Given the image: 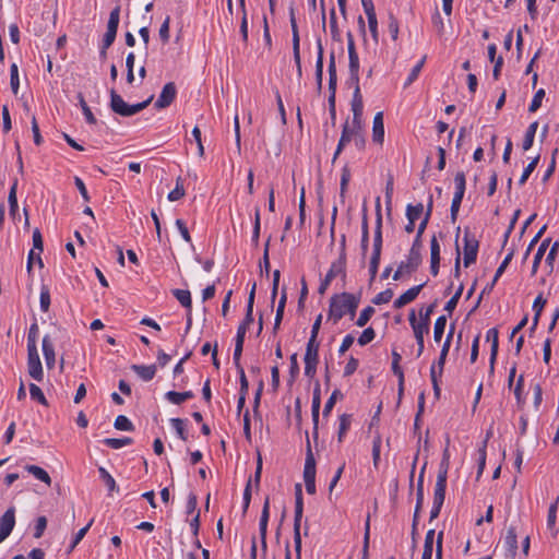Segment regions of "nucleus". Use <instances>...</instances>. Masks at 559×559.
<instances>
[{
  "label": "nucleus",
  "mask_w": 559,
  "mask_h": 559,
  "mask_svg": "<svg viewBox=\"0 0 559 559\" xmlns=\"http://www.w3.org/2000/svg\"><path fill=\"white\" fill-rule=\"evenodd\" d=\"M372 140L378 144H382L384 141L383 114L381 111L373 117Z\"/></svg>",
  "instance_id": "22"
},
{
  "label": "nucleus",
  "mask_w": 559,
  "mask_h": 559,
  "mask_svg": "<svg viewBox=\"0 0 559 559\" xmlns=\"http://www.w3.org/2000/svg\"><path fill=\"white\" fill-rule=\"evenodd\" d=\"M320 406H321L320 388H319V385H317V388L313 391L312 406H311V416H312V421H313L312 436L314 439L318 438V424H319Z\"/></svg>",
  "instance_id": "19"
},
{
  "label": "nucleus",
  "mask_w": 559,
  "mask_h": 559,
  "mask_svg": "<svg viewBox=\"0 0 559 559\" xmlns=\"http://www.w3.org/2000/svg\"><path fill=\"white\" fill-rule=\"evenodd\" d=\"M450 461L441 460L435 488L445 489Z\"/></svg>",
  "instance_id": "32"
},
{
  "label": "nucleus",
  "mask_w": 559,
  "mask_h": 559,
  "mask_svg": "<svg viewBox=\"0 0 559 559\" xmlns=\"http://www.w3.org/2000/svg\"><path fill=\"white\" fill-rule=\"evenodd\" d=\"M503 545L508 551V556L511 558H514L516 556V551H518V535H516V530L514 526H510L507 530V533H506V536L503 539Z\"/></svg>",
  "instance_id": "18"
},
{
  "label": "nucleus",
  "mask_w": 559,
  "mask_h": 559,
  "mask_svg": "<svg viewBox=\"0 0 559 559\" xmlns=\"http://www.w3.org/2000/svg\"><path fill=\"white\" fill-rule=\"evenodd\" d=\"M537 128H538L537 121H534L528 126V128L525 132L524 139H523V143H522V147L524 151H528L533 146Z\"/></svg>",
  "instance_id": "36"
},
{
  "label": "nucleus",
  "mask_w": 559,
  "mask_h": 559,
  "mask_svg": "<svg viewBox=\"0 0 559 559\" xmlns=\"http://www.w3.org/2000/svg\"><path fill=\"white\" fill-rule=\"evenodd\" d=\"M343 397V394L342 392L338 390V389H335L332 394L330 395L329 400L326 401L325 405H324V408H323V416L326 417L329 416V414L331 413V411L333 409L336 401L338 399H342Z\"/></svg>",
  "instance_id": "53"
},
{
  "label": "nucleus",
  "mask_w": 559,
  "mask_h": 559,
  "mask_svg": "<svg viewBox=\"0 0 559 559\" xmlns=\"http://www.w3.org/2000/svg\"><path fill=\"white\" fill-rule=\"evenodd\" d=\"M319 342L317 338H309L306 348L305 360H318Z\"/></svg>",
  "instance_id": "45"
},
{
  "label": "nucleus",
  "mask_w": 559,
  "mask_h": 559,
  "mask_svg": "<svg viewBox=\"0 0 559 559\" xmlns=\"http://www.w3.org/2000/svg\"><path fill=\"white\" fill-rule=\"evenodd\" d=\"M424 205L421 203H418L416 205L408 204L406 206V217L407 221H414L416 222L420 215L423 214Z\"/></svg>",
  "instance_id": "52"
},
{
  "label": "nucleus",
  "mask_w": 559,
  "mask_h": 559,
  "mask_svg": "<svg viewBox=\"0 0 559 559\" xmlns=\"http://www.w3.org/2000/svg\"><path fill=\"white\" fill-rule=\"evenodd\" d=\"M270 518V499L269 497L265 498L261 516H260V523H259V533L261 538V547L262 550L265 552L267 548L266 544V531H267V523Z\"/></svg>",
  "instance_id": "15"
},
{
  "label": "nucleus",
  "mask_w": 559,
  "mask_h": 559,
  "mask_svg": "<svg viewBox=\"0 0 559 559\" xmlns=\"http://www.w3.org/2000/svg\"><path fill=\"white\" fill-rule=\"evenodd\" d=\"M131 369L144 381H151L156 373L155 365H132Z\"/></svg>",
  "instance_id": "29"
},
{
  "label": "nucleus",
  "mask_w": 559,
  "mask_h": 559,
  "mask_svg": "<svg viewBox=\"0 0 559 559\" xmlns=\"http://www.w3.org/2000/svg\"><path fill=\"white\" fill-rule=\"evenodd\" d=\"M347 49L349 57V70H358L359 69V59L356 52L354 37L352 33H347Z\"/></svg>",
  "instance_id": "30"
},
{
  "label": "nucleus",
  "mask_w": 559,
  "mask_h": 559,
  "mask_svg": "<svg viewBox=\"0 0 559 559\" xmlns=\"http://www.w3.org/2000/svg\"><path fill=\"white\" fill-rule=\"evenodd\" d=\"M25 469L32 474L35 478H37L38 480L45 483L46 485L50 486L51 484V478L49 476V474L41 467L37 466V465H26L25 466Z\"/></svg>",
  "instance_id": "33"
},
{
  "label": "nucleus",
  "mask_w": 559,
  "mask_h": 559,
  "mask_svg": "<svg viewBox=\"0 0 559 559\" xmlns=\"http://www.w3.org/2000/svg\"><path fill=\"white\" fill-rule=\"evenodd\" d=\"M342 275L345 277L346 275V264L342 260H336L331 264L330 270L328 271L325 277L321 281L318 293L320 295H323L328 287L330 286L331 282L337 276Z\"/></svg>",
  "instance_id": "10"
},
{
  "label": "nucleus",
  "mask_w": 559,
  "mask_h": 559,
  "mask_svg": "<svg viewBox=\"0 0 559 559\" xmlns=\"http://www.w3.org/2000/svg\"><path fill=\"white\" fill-rule=\"evenodd\" d=\"M547 300L543 297L542 294H539L534 302H533V310H534V318H533V326L532 329H535L536 325L538 324V320H539V317L542 314V311L546 305Z\"/></svg>",
  "instance_id": "41"
},
{
  "label": "nucleus",
  "mask_w": 559,
  "mask_h": 559,
  "mask_svg": "<svg viewBox=\"0 0 559 559\" xmlns=\"http://www.w3.org/2000/svg\"><path fill=\"white\" fill-rule=\"evenodd\" d=\"M153 98L154 96L151 95L147 99H145L142 103L129 105L118 94L116 87L110 88V108L115 114L122 117H130L142 111L152 103Z\"/></svg>",
  "instance_id": "3"
},
{
  "label": "nucleus",
  "mask_w": 559,
  "mask_h": 559,
  "mask_svg": "<svg viewBox=\"0 0 559 559\" xmlns=\"http://www.w3.org/2000/svg\"><path fill=\"white\" fill-rule=\"evenodd\" d=\"M170 424L174 427V429L176 430L178 437L182 441H187L188 440V435H187V431H186V428H185L183 419H181V418H171L170 419Z\"/></svg>",
  "instance_id": "56"
},
{
  "label": "nucleus",
  "mask_w": 559,
  "mask_h": 559,
  "mask_svg": "<svg viewBox=\"0 0 559 559\" xmlns=\"http://www.w3.org/2000/svg\"><path fill=\"white\" fill-rule=\"evenodd\" d=\"M463 289H464V286L463 284H461L457 288V290L455 292V294L449 299V301L445 304L444 306V310L447 312H449L450 314L453 312V310L456 308L457 306V302L462 296V293H463Z\"/></svg>",
  "instance_id": "57"
},
{
  "label": "nucleus",
  "mask_w": 559,
  "mask_h": 559,
  "mask_svg": "<svg viewBox=\"0 0 559 559\" xmlns=\"http://www.w3.org/2000/svg\"><path fill=\"white\" fill-rule=\"evenodd\" d=\"M349 180H350V170H349V167L347 165H345L342 169L341 185H340L341 186L340 187V195L342 199H344V197H345Z\"/></svg>",
  "instance_id": "55"
},
{
  "label": "nucleus",
  "mask_w": 559,
  "mask_h": 559,
  "mask_svg": "<svg viewBox=\"0 0 559 559\" xmlns=\"http://www.w3.org/2000/svg\"><path fill=\"white\" fill-rule=\"evenodd\" d=\"M435 530H429L425 537L424 550L421 555V559H431L432 550H433V538H435Z\"/></svg>",
  "instance_id": "40"
},
{
  "label": "nucleus",
  "mask_w": 559,
  "mask_h": 559,
  "mask_svg": "<svg viewBox=\"0 0 559 559\" xmlns=\"http://www.w3.org/2000/svg\"><path fill=\"white\" fill-rule=\"evenodd\" d=\"M463 242H464V266L468 267L471 264L475 263V261L477 259L479 241L466 228L464 231Z\"/></svg>",
  "instance_id": "8"
},
{
  "label": "nucleus",
  "mask_w": 559,
  "mask_h": 559,
  "mask_svg": "<svg viewBox=\"0 0 559 559\" xmlns=\"http://www.w3.org/2000/svg\"><path fill=\"white\" fill-rule=\"evenodd\" d=\"M376 337V332L372 328H367L362 331V333L360 334V336L358 337V344L360 346H365L367 345L368 343L372 342Z\"/></svg>",
  "instance_id": "64"
},
{
  "label": "nucleus",
  "mask_w": 559,
  "mask_h": 559,
  "mask_svg": "<svg viewBox=\"0 0 559 559\" xmlns=\"http://www.w3.org/2000/svg\"><path fill=\"white\" fill-rule=\"evenodd\" d=\"M454 183H455V192H454V195L452 199L451 210H450V212H451L450 216H451L452 223L456 222L460 206H461L462 200L464 198V193H465L466 179H465V174L463 171L456 173V175L454 177Z\"/></svg>",
  "instance_id": "7"
},
{
  "label": "nucleus",
  "mask_w": 559,
  "mask_h": 559,
  "mask_svg": "<svg viewBox=\"0 0 559 559\" xmlns=\"http://www.w3.org/2000/svg\"><path fill=\"white\" fill-rule=\"evenodd\" d=\"M165 397L170 403L179 405V404L183 403L185 401L192 399L193 393H192V391H186V392L168 391L165 394Z\"/></svg>",
  "instance_id": "34"
},
{
  "label": "nucleus",
  "mask_w": 559,
  "mask_h": 559,
  "mask_svg": "<svg viewBox=\"0 0 559 559\" xmlns=\"http://www.w3.org/2000/svg\"><path fill=\"white\" fill-rule=\"evenodd\" d=\"M29 395H31L32 400L37 401L39 404H41L44 406H48V401L45 397L41 389L37 384H35V383L29 384Z\"/></svg>",
  "instance_id": "47"
},
{
  "label": "nucleus",
  "mask_w": 559,
  "mask_h": 559,
  "mask_svg": "<svg viewBox=\"0 0 559 559\" xmlns=\"http://www.w3.org/2000/svg\"><path fill=\"white\" fill-rule=\"evenodd\" d=\"M445 499V489L435 488L433 504L430 511V521L437 519Z\"/></svg>",
  "instance_id": "24"
},
{
  "label": "nucleus",
  "mask_w": 559,
  "mask_h": 559,
  "mask_svg": "<svg viewBox=\"0 0 559 559\" xmlns=\"http://www.w3.org/2000/svg\"><path fill=\"white\" fill-rule=\"evenodd\" d=\"M103 442L107 447H109L111 449H120V448H122L124 445L131 444L132 443V439L129 438V437H124V438H106Z\"/></svg>",
  "instance_id": "48"
},
{
  "label": "nucleus",
  "mask_w": 559,
  "mask_h": 559,
  "mask_svg": "<svg viewBox=\"0 0 559 559\" xmlns=\"http://www.w3.org/2000/svg\"><path fill=\"white\" fill-rule=\"evenodd\" d=\"M487 341L491 342L490 348V371H493L495 361L498 355L499 347V332L496 328H491L487 331Z\"/></svg>",
  "instance_id": "23"
},
{
  "label": "nucleus",
  "mask_w": 559,
  "mask_h": 559,
  "mask_svg": "<svg viewBox=\"0 0 559 559\" xmlns=\"http://www.w3.org/2000/svg\"><path fill=\"white\" fill-rule=\"evenodd\" d=\"M15 525V508L10 507L0 518V543L12 532Z\"/></svg>",
  "instance_id": "14"
},
{
  "label": "nucleus",
  "mask_w": 559,
  "mask_h": 559,
  "mask_svg": "<svg viewBox=\"0 0 559 559\" xmlns=\"http://www.w3.org/2000/svg\"><path fill=\"white\" fill-rule=\"evenodd\" d=\"M185 193L186 192H185L182 179L180 177H178L176 180L175 189L168 193V200L171 202L178 201L185 197Z\"/></svg>",
  "instance_id": "50"
},
{
  "label": "nucleus",
  "mask_w": 559,
  "mask_h": 559,
  "mask_svg": "<svg viewBox=\"0 0 559 559\" xmlns=\"http://www.w3.org/2000/svg\"><path fill=\"white\" fill-rule=\"evenodd\" d=\"M376 211H377V219H376V228H374L372 247L382 249L383 239H382V214H381L380 198L377 199Z\"/></svg>",
  "instance_id": "21"
},
{
  "label": "nucleus",
  "mask_w": 559,
  "mask_h": 559,
  "mask_svg": "<svg viewBox=\"0 0 559 559\" xmlns=\"http://www.w3.org/2000/svg\"><path fill=\"white\" fill-rule=\"evenodd\" d=\"M425 468H426V464L421 468V472L418 477V483H417L416 507H415V510H417V512L421 511L423 503H424V472H425Z\"/></svg>",
  "instance_id": "38"
},
{
  "label": "nucleus",
  "mask_w": 559,
  "mask_h": 559,
  "mask_svg": "<svg viewBox=\"0 0 559 559\" xmlns=\"http://www.w3.org/2000/svg\"><path fill=\"white\" fill-rule=\"evenodd\" d=\"M304 513L302 489L300 484L295 486V518H294V544L296 559H301V534L300 525Z\"/></svg>",
  "instance_id": "4"
},
{
  "label": "nucleus",
  "mask_w": 559,
  "mask_h": 559,
  "mask_svg": "<svg viewBox=\"0 0 559 559\" xmlns=\"http://www.w3.org/2000/svg\"><path fill=\"white\" fill-rule=\"evenodd\" d=\"M255 289H257V284L253 283L251 286L249 296H248L247 311H246L245 319L240 323V325L238 326V330H237L235 349H234V355H233V360L237 361V362L241 358L246 332H247L249 325L253 322V305H254Z\"/></svg>",
  "instance_id": "2"
},
{
  "label": "nucleus",
  "mask_w": 559,
  "mask_h": 559,
  "mask_svg": "<svg viewBox=\"0 0 559 559\" xmlns=\"http://www.w3.org/2000/svg\"><path fill=\"white\" fill-rule=\"evenodd\" d=\"M359 305V297L349 293L333 295L330 299L329 318L336 323L345 314L354 318Z\"/></svg>",
  "instance_id": "1"
},
{
  "label": "nucleus",
  "mask_w": 559,
  "mask_h": 559,
  "mask_svg": "<svg viewBox=\"0 0 559 559\" xmlns=\"http://www.w3.org/2000/svg\"><path fill=\"white\" fill-rule=\"evenodd\" d=\"M447 325V318L445 316H440L437 318L435 325H433V340L436 343H439L442 340V336L444 334Z\"/></svg>",
  "instance_id": "44"
},
{
  "label": "nucleus",
  "mask_w": 559,
  "mask_h": 559,
  "mask_svg": "<svg viewBox=\"0 0 559 559\" xmlns=\"http://www.w3.org/2000/svg\"><path fill=\"white\" fill-rule=\"evenodd\" d=\"M307 437V452H306V461L304 467V480L306 486V491L309 495L316 493V459L312 453L310 440L308 432H306Z\"/></svg>",
  "instance_id": "5"
},
{
  "label": "nucleus",
  "mask_w": 559,
  "mask_h": 559,
  "mask_svg": "<svg viewBox=\"0 0 559 559\" xmlns=\"http://www.w3.org/2000/svg\"><path fill=\"white\" fill-rule=\"evenodd\" d=\"M177 95V87L174 82L164 85L158 98L154 103L156 109H165L169 107Z\"/></svg>",
  "instance_id": "12"
},
{
  "label": "nucleus",
  "mask_w": 559,
  "mask_h": 559,
  "mask_svg": "<svg viewBox=\"0 0 559 559\" xmlns=\"http://www.w3.org/2000/svg\"><path fill=\"white\" fill-rule=\"evenodd\" d=\"M409 324L413 329L414 336L417 342V357H420L424 352V335L429 332V328L417 324L415 310H411L408 314Z\"/></svg>",
  "instance_id": "13"
},
{
  "label": "nucleus",
  "mask_w": 559,
  "mask_h": 559,
  "mask_svg": "<svg viewBox=\"0 0 559 559\" xmlns=\"http://www.w3.org/2000/svg\"><path fill=\"white\" fill-rule=\"evenodd\" d=\"M99 477L105 483V485L108 488L109 495H111L114 491H118V487L116 485V480L114 477L107 472V469L103 466L98 468Z\"/></svg>",
  "instance_id": "43"
},
{
  "label": "nucleus",
  "mask_w": 559,
  "mask_h": 559,
  "mask_svg": "<svg viewBox=\"0 0 559 559\" xmlns=\"http://www.w3.org/2000/svg\"><path fill=\"white\" fill-rule=\"evenodd\" d=\"M38 325L33 323L27 335V349H37Z\"/></svg>",
  "instance_id": "58"
},
{
  "label": "nucleus",
  "mask_w": 559,
  "mask_h": 559,
  "mask_svg": "<svg viewBox=\"0 0 559 559\" xmlns=\"http://www.w3.org/2000/svg\"><path fill=\"white\" fill-rule=\"evenodd\" d=\"M421 263V254H416V252H411L407 255L406 261L401 262V269H405V273L411 275L415 272Z\"/></svg>",
  "instance_id": "26"
},
{
  "label": "nucleus",
  "mask_w": 559,
  "mask_h": 559,
  "mask_svg": "<svg viewBox=\"0 0 559 559\" xmlns=\"http://www.w3.org/2000/svg\"><path fill=\"white\" fill-rule=\"evenodd\" d=\"M538 162H539V155H537L530 162V164L523 170V174L519 180L520 185H524L526 182V180L528 179L531 174L535 170L536 166L538 165Z\"/></svg>",
  "instance_id": "61"
},
{
  "label": "nucleus",
  "mask_w": 559,
  "mask_h": 559,
  "mask_svg": "<svg viewBox=\"0 0 559 559\" xmlns=\"http://www.w3.org/2000/svg\"><path fill=\"white\" fill-rule=\"evenodd\" d=\"M373 313H374L373 307H371V306L366 307L365 309L361 310V312L356 321V324L360 328L365 326Z\"/></svg>",
  "instance_id": "63"
},
{
  "label": "nucleus",
  "mask_w": 559,
  "mask_h": 559,
  "mask_svg": "<svg viewBox=\"0 0 559 559\" xmlns=\"http://www.w3.org/2000/svg\"><path fill=\"white\" fill-rule=\"evenodd\" d=\"M114 427L117 430H122V431H132L134 429L133 424L124 415H119L116 417Z\"/></svg>",
  "instance_id": "49"
},
{
  "label": "nucleus",
  "mask_w": 559,
  "mask_h": 559,
  "mask_svg": "<svg viewBox=\"0 0 559 559\" xmlns=\"http://www.w3.org/2000/svg\"><path fill=\"white\" fill-rule=\"evenodd\" d=\"M392 371L393 373L399 378V380H402L404 377V372L400 366V362L402 360V356L396 352H392Z\"/></svg>",
  "instance_id": "62"
},
{
  "label": "nucleus",
  "mask_w": 559,
  "mask_h": 559,
  "mask_svg": "<svg viewBox=\"0 0 559 559\" xmlns=\"http://www.w3.org/2000/svg\"><path fill=\"white\" fill-rule=\"evenodd\" d=\"M358 134L359 135L350 134L349 121L346 120L345 123L343 124L342 134H341L340 141H338L336 151L333 155L332 163H335L336 158L342 153L345 145L347 143H349L350 141L355 142V145L358 147V150H364L366 140H365L362 130H359Z\"/></svg>",
  "instance_id": "6"
},
{
  "label": "nucleus",
  "mask_w": 559,
  "mask_h": 559,
  "mask_svg": "<svg viewBox=\"0 0 559 559\" xmlns=\"http://www.w3.org/2000/svg\"><path fill=\"white\" fill-rule=\"evenodd\" d=\"M513 254H514V251L511 250L507 255L506 258L503 259V261L501 262V264L499 265V267L497 269L496 271V274L493 276V280L489 286V288H492L493 285L496 284V282L498 281V278L503 274V272L506 271L507 266L509 265V263L511 262L512 258H513Z\"/></svg>",
  "instance_id": "51"
},
{
  "label": "nucleus",
  "mask_w": 559,
  "mask_h": 559,
  "mask_svg": "<svg viewBox=\"0 0 559 559\" xmlns=\"http://www.w3.org/2000/svg\"><path fill=\"white\" fill-rule=\"evenodd\" d=\"M549 243H550V238H546L542 241L539 248L537 249V252L534 257V261H533V265H532V275L536 274L539 263H540Z\"/></svg>",
  "instance_id": "37"
},
{
  "label": "nucleus",
  "mask_w": 559,
  "mask_h": 559,
  "mask_svg": "<svg viewBox=\"0 0 559 559\" xmlns=\"http://www.w3.org/2000/svg\"><path fill=\"white\" fill-rule=\"evenodd\" d=\"M286 301H287V293H286V288H283L280 301H278V305H277L275 320H274V325H273V333L274 334L277 333V331H278V329L281 326V323H282V320H283V317H284Z\"/></svg>",
  "instance_id": "27"
},
{
  "label": "nucleus",
  "mask_w": 559,
  "mask_h": 559,
  "mask_svg": "<svg viewBox=\"0 0 559 559\" xmlns=\"http://www.w3.org/2000/svg\"><path fill=\"white\" fill-rule=\"evenodd\" d=\"M173 295L177 298V300L181 304L182 307L187 308L188 311L191 310L192 301L191 294L186 289H174Z\"/></svg>",
  "instance_id": "42"
},
{
  "label": "nucleus",
  "mask_w": 559,
  "mask_h": 559,
  "mask_svg": "<svg viewBox=\"0 0 559 559\" xmlns=\"http://www.w3.org/2000/svg\"><path fill=\"white\" fill-rule=\"evenodd\" d=\"M119 15H120V7L117 5L115 9L111 10V12L109 14L107 31H106V33L104 35V39H103V51H105V49L109 48L116 38L117 29H118V25H119Z\"/></svg>",
  "instance_id": "9"
},
{
  "label": "nucleus",
  "mask_w": 559,
  "mask_h": 559,
  "mask_svg": "<svg viewBox=\"0 0 559 559\" xmlns=\"http://www.w3.org/2000/svg\"><path fill=\"white\" fill-rule=\"evenodd\" d=\"M111 80L116 82L119 78L120 72H110ZM135 81L134 72H121V78L119 82V88L121 92H127L128 87H130Z\"/></svg>",
  "instance_id": "28"
},
{
  "label": "nucleus",
  "mask_w": 559,
  "mask_h": 559,
  "mask_svg": "<svg viewBox=\"0 0 559 559\" xmlns=\"http://www.w3.org/2000/svg\"><path fill=\"white\" fill-rule=\"evenodd\" d=\"M425 285H426V283L413 286L409 289H407L405 293H403L399 298H396L394 300V304H393L394 308L401 309L404 306L414 301Z\"/></svg>",
  "instance_id": "16"
},
{
  "label": "nucleus",
  "mask_w": 559,
  "mask_h": 559,
  "mask_svg": "<svg viewBox=\"0 0 559 559\" xmlns=\"http://www.w3.org/2000/svg\"><path fill=\"white\" fill-rule=\"evenodd\" d=\"M43 353L48 369H52L56 362V354L53 343L49 335H45L43 338Z\"/></svg>",
  "instance_id": "20"
},
{
  "label": "nucleus",
  "mask_w": 559,
  "mask_h": 559,
  "mask_svg": "<svg viewBox=\"0 0 559 559\" xmlns=\"http://www.w3.org/2000/svg\"><path fill=\"white\" fill-rule=\"evenodd\" d=\"M289 20H290L292 33H293L294 59H295L297 69L300 70L301 69L300 55H299V43H300V39H299L298 26H297V23H296V19H295V14H294V10L293 9L290 10V19Z\"/></svg>",
  "instance_id": "17"
},
{
  "label": "nucleus",
  "mask_w": 559,
  "mask_h": 559,
  "mask_svg": "<svg viewBox=\"0 0 559 559\" xmlns=\"http://www.w3.org/2000/svg\"><path fill=\"white\" fill-rule=\"evenodd\" d=\"M235 364V367L239 373V380H240V394H247L248 392V388H249V382L247 380V377H246V373H245V370L240 364V360L237 361H234Z\"/></svg>",
  "instance_id": "59"
},
{
  "label": "nucleus",
  "mask_w": 559,
  "mask_h": 559,
  "mask_svg": "<svg viewBox=\"0 0 559 559\" xmlns=\"http://www.w3.org/2000/svg\"><path fill=\"white\" fill-rule=\"evenodd\" d=\"M453 333H454V326L452 325L447 337H445V341L442 345V348H441V353H440V356H439V359L437 361V367L439 369V374H442L443 372V367H444V364H445V359H447V356L449 354V350H450V346H451V340L453 337Z\"/></svg>",
  "instance_id": "25"
},
{
  "label": "nucleus",
  "mask_w": 559,
  "mask_h": 559,
  "mask_svg": "<svg viewBox=\"0 0 559 559\" xmlns=\"http://www.w3.org/2000/svg\"><path fill=\"white\" fill-rule=\"evenodd\" d=\"M352 425V415L350 414H342L340 416V426L337 431V440L338 442H343L346 432L348 431Z\"/></svg>",
  "instance_id": "39"
},
{
  "label": "nucleus",
  "mask_w": 559,
  "mask_h": 559,
  "mask_svg": "<svg viewBox=\"0 0 559 559\" xmlns=\"http://www.w3.org/2000/svg\"><path fill=\"white\" fill-rule=\"evenodd\" d=\"M79 104L82 108V111L85 116L86 122L90 124H95L97 122V119L95 118L94 114L92 112L91 108L87 106L84 96L82 93L78 94Z\"/></svg>",
  "instance_id": "46"
},
{
  "label": "nucleus",
  "mask_w": 559,
  "mask_h": 559,
  "mask_svg": "<svg viewBox=\"0 0 559 559\" xmlns=\"http://www.w3.org/2000/svg\"><path fill=\"white\" fill-rule=\"evenodd\" d=\"M40 309L44 312H47L50 307V292L46 285L41 286L40 296H39Z\"/></svg>",
  "instance_id": "60"
},
{
  "label": "nucleus",
  "mask_w": 559,
  "mask_h": 559,
  "mask_svg": "<svg viewBox=\"0 0 559 559\" xmlns=\"http://www.w3.org/2000/svg\"><path fill=\"white\" fill-rule=\"evenodd\" d=\"M352 111L353 116H361L364 109L362 95L360 93V86L354 90L353 99H352Z\"/></svg>",
  "instance_id": "35"
},
{
  "label": "nucleus",
  "mask_w": 559,
  "mask_h": 559,
  "mask_svg": "<svg viewBox=\"0 0 559 559\" xmlns=\"http://www.w3.org/2000/svg\"><path fill=\"white\" fill-rule=\"evenodd\" d=\"M436 307V302L429 305L426 309H421L419 311V318L420 320L417 321V324L425 325L427 328L430 326V316L432 314Z\"/></svg>",
  "instance_id": "54"
},
{
  "label": "nucleus",
  "mask_w": 559,
  "mask_h": 559,
  "mask_svg": "<svg viewBox=\"0 0 559 559\" xmlns=\"http://www.w3.org/2000/svg\"><path fill=\"white\" fill-rule=\"evenodd\" d=\"M16 191H17V179L15 178L12 182V186L10 188L9 195H8L9 213L13 218H15L17 211H19Z\"/></svg>",
  "instance_id": "31"
},
{
  "label": "nucleus",
  "mask_w": 559,
  "mask_h": 559,
  "mask_svg": "<svg viewBox=\"0 0 559 559\" xmlns=\"http://www.w3.org/2000/svg\"><path fill=\"white\" fill-rule=\"evenodd\" d=\"M27 371L34 380L43 381L44 370L37 349H27Z\"/></svg>",
  "instance_id": "11"
}]
</instances>
